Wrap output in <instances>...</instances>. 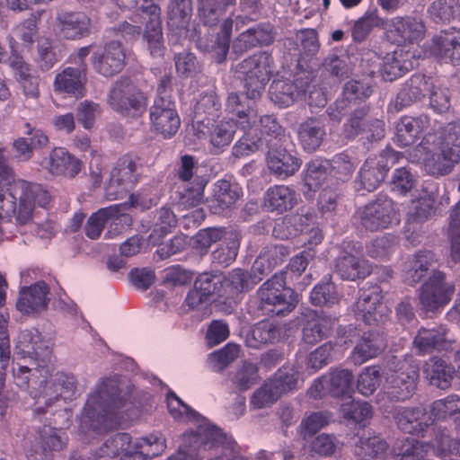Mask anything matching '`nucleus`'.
Returning <instances> with one entry per match:
<instances>
[{
    "mask_svg": "<svg viewBox=\"0 0 460 460\" xmlns=\"http://www.w3.org/2000/svg\"><path fill=\"white\" fill-rule=\"evenodd\" d=\"M256 100H252L245 90V95L237 93L228 94L226 109L229 113L236 115L238 118H252L256 116L254 104Z\"/></svg>",
    "mask_w": 460,
    "mask_h": 460,
    "instance_id": "obj_52",
    "label": "nucleus"
},
{
    "mask_svg": "<svg viewBox=\"0 0 460 460\" xmlns=\"http://www.w3.org/2000/svg\"><path fill=\"white\" fill-rule=\"evenodd\" d=\"M90 18L80 12H63L57 16V28L66 40H79L90 33Z\"/></svg>",
    "mask_w": 460,
    "mask_h": 460,
    "instance_id": "obj_32",
    "label": "nucleus"
},
{
    "mask_svg": "<svg viewBox=\"0 0 460 460\" xmlns=\"http://www.w3.org/2000/svg\"><path fill=\"white\" fill-rule=\"evenodd\" d=\"M236 0H197V11L199 21L208 27L218 24L229 6Z\"/></svg>",
    "mask_w": 460,
    "mask_h": 460,
    "instance_id": "obj_42",
    "label": "nucleus"
},
{
    "mask_svg": "<svg viewBox=\"0 0 460 460\" xmlns=\"http://www.w3.org/2000/svg\"><path fill=\"white\" fill-rule=\"evenodd\" d=\"M324 122L318 118H308L297 128L298 142L307 153L316 151L326 137Z\"/></svg>",
    "mask_w": 460,
    "mask_h": 460,
    "instance_id": "obj_34",
    "label": "nucleus"
},
{
    "mask_svg": "<svg viewBox=\"0 0 460 460\" xmlns=\"http://www.w3.org/2000/svg\"><path fill=\"white\" fill-rule=\"evenodd\" d=\"M33 365L35 367L18 366L17 368H13L14 382L21 389L27 390L31 385L41 383L40 377H45L42 375L45 367H39L36 361H33Z\"/></svg>",
    "mask_w": 460,
    "mask_h": 460,
    "instance_id": "obj_60",
    "label": "nucleus"
},
{
    "mask_svg": "<svg viewBox=\"0 0 460 460\" xmlns=\"http://www.w3.org/2000/svg\"><path fill=\"white\" fill-rule=\"evenodd\" d=\"M369 107L366 104L351 109L346 122L343 124V134L346 138H354L367 130V120H370Z\"/></svg>",
    "mask_w": 460,
    "mask_h": 460,
    "instance_id": "obj_48",
    "label": "nucleus"
},
{
    "mask_svg": "<svg viewBox=\"0 0 460 460\" xmlns=\"http://www.w3.org/2000/svg\"><path fill=\"white\" fill-rule=\"evenodd\" d=\"M371 265L363 258L346 249L341 250L333 261V271L349 281L365 279L371 273Z\"/></svg>",
    "mask_w": 460,
    "mask_h": 460,
    "instance_id": "obj_27",
    "label": "nucleus"
},
{
    "mask_svg": "<svg viewBox=\"0 0 460 460\" xmlns=\"http://www.w3.org/2000/svg\"><path fill=\"white\" fill-rule=\"evenodd\" d=\"M122 405L117 379L105 378L88 397L81 424L96 432H105L117 424L116 411Z\"/></svg>",
    "mask_w": 460,
    "mask_h": 460,
    "instance_id": "obj_4",
    "label": "nucleus"
},
{
    "mask_svg": "<svg viewBox=\"0 0 460 460\" xmlns=\"http://www.w3.org/2000/svg\"><path fill=\"white\" fill-rule=\"evenodd\" d=\"M423 374L429 385L445 390L451 385L456 370L443 359L433 357L425 362Z\"/></svg>",
    "mask_w": 460,
    "mask_h": 460,
    "instance_id": "obj_37",
    "label": "nucleus"
},
{
    "mask_svg": "<svg viewBox=\"0 0 460 460\" xmlns=\"http://www.w3.org/2000/svg\"><path fill=\"white\" fill-rule=\"evenodd\" d=\"M126 52L121 42L111 40L93 56V67L96 73L111 77L119 74L126 65Z\"/></svg>",
    "mask_w": 460,
    "mask_h": 460,
    "instance_id": "obj_19",
    "label": "nucleus"
},
{
    "mask_svg": "<svg viewBox=\"0 0 460 460\" xmlns=\"http://www.w3.org/2000/svg\"><path fill=\"white\" fill-rule=\"evenodd\" d=\"M418 378V367L404 364L386 378L387 385L385 394L392 402L406 401L414 394Z\"/></svg>",
    "mask_w": 460,
    "mask_h": 460,
    "instance_id": "obj_14",
    "label": "nucleus"
},
{
    "mask_svg": "<svg viewBox=\"0 0 460 460\" xmlns=\"http://www.w3.org/2000/svg\"><path fill=\"white\" fill-rule=\"evenodd\" d=\"M430 91L429 79L420 74L413 75L403 85L396 97V106L400 109L420 101Z\"/></svg>",
    "mask_w": 460,
    "mask_h": 460,
    "instance_id": "obj_41",
    "label": "nucleus"
},
{
    "mask_svg": "<svg viewBox=\"0 0 460 460\" xmlns=\"http://www.w3.org/2000/svg\"><path fill=\"white\" fill-rule=\"evenodd\" d=\"M394 419L398 429L408 434L421 433L433 423L432 417L421 406L399 407L395 409Z\"/></svg>",
    "mask_w": 460,
    "mask_h": 460,
    "instance_id": "obj_28",
    "label": "nucleus"
},
{
    "mask_svg": "<svg viewBox=\"0 0 460 460\" xmlns=\"http://www.w3.org/2000/svg\"><path fill=\"white\" fill-rule=\"evenodd\" d=\"M296 41L299 54L305 59L315 56L320 48L317 32L314 29H305L297 32Z\"/></svg>",
    "mask_w": 460,
    "mask_h": 460,
    "instance_id": "obj_61",
    "label": "nucleus"
},
{
    "mask_svg": "<svg viewBox=\"0 0 460 460\" xmlns=\"http://www.w3.org/2000/svg\"><path fill=\"white\" fill-rule=\"evenodd\" d=\"M87 81L86 66L66 67L57 74L53 82V89L58 93H67L76 98L84 94V85Z\"/></svg>",
    "mask_w": 460,
    "mask_h": 460,
    "instance_id": "obj_30",
    "label": "nucleus"
},
{
    "mask_svg": "<svg viewBox=\"0 0 460 460\" xmlns=\"http://www.w3.org/2000/svg\"><path fill=\"white\" fill-rule=\"evenodd\" d=\"M221 102L217 94L210 91L200 96L194 107V122L198 128L209 127L221 114Z\"/></svg>",
    "mask_w": 460,
    "mask_h": 460,
    "instance_id": "obj_39",
    "label": "nucleus"
},
{
    "mask_svg": "<svg viewBox=\"0 0 460 460\" xmlns=\"http://www.w3.org/2000/svg\"><path fill=\"white\" fill-rule=\"evenodd\" d=\"M437 192L438 188L434 183H429L423 188L419 199L413 201L409 209L408 222L422 223L435 213Z\"/></svg>",
    "mask_w": 460,
    "mask_h": 460,
    "instance_id": "obj_40",
    "label": "nucleus"
},
{
    "mask_svg": "<svg viewBox=\"0 0 460 460\" xmlns=\"http://www.w3.org/2000/svg\"><path fill=\"white\" fill-rule=\"evenodd\" d=\"M381 375L376 367H367L358 375L357 389L364 396L374 394L380 385Z\"/></svg>",
    "mask_w": 460,
    "mask_h": 460,
    "instance_id": "obj_62",
    "label": "nucleus"
},
{
    "mask_svg": "<svg viewBox=\"0 0 460 460\" xmlns=\"http://www.w3.org/2000/svg\"><path fill=\"white\" fill-rule=\"evenodd\" d=\"M240 197V189L228 181H217L214 187V195L209 205L214 213H219L230 208Z\"/></svg>",
    "mask_w": 460,
    "mask_h": 460,
    "instance_id": "obj_44",
    "label": "nucleus"
},
{
    "mask_svg": "<svg viewBox=\"0 0 460 460\" xmlns=\"http://www.w3.org/2000/svg\"><path fill=\"white\" fill-rule=\"evenodd\" d=\"M411 162L421 161L425 172L434 177L449 174L460 162V125L449 123L425 135L410 154Z\"/></svg>",
    "mask_w": 460,
    "mask_h": 460,
    "instance_id": "obj_2",
    "label": "nucleus"
},
{
    "mask_svg": "<svg viewBox=\"0 0 460 460\" xmlns=\"http://www.w3.org/2000/svg\"><path fill=\"white\" fill-rule=\"evenodd\" d=\"M385 30L398 45L417 43L424 38L426 32L422 19L410 15L385 20Z\"/></svg>",
    "mask_w": 460,
    "mask_h": 460,
    "instance_id": "obj_16",
    "label": "nucleus"
},
{
    "mask_svg": "<svg viewBox=\"0 0 460 460\" xmlns=\"http://www.w3.org/2000/svg\"><path fill=\"white\" fill-rule=\"evenodd\" d=\"M232 29V19H225L220 26V31L217 33L215 39L211 40L210 42L205 46L207 50L215 51L217 53L218 62H222L226 59L229 49Z\"/></svg>",
    "mask_w": 460,
    "mask_h": 460,
    "instance_id": "obj_55",
    "label": "nucleus"
},
{
    "mask_svg": "<svg viewBox=\"0 0 460 460\" xmlns=\"http://www.w3.org/2000/svg\"><path fill=\"white\" fill-rule=\"evenodd\" d=\"M137 181V164L131 156L119 158L111 172L107 187L109 196H116L128 191Z\"/></svg>",
    "mask_w": 460,
    "mask_h": 460,
    "instance_id": "obj_24",
    "label": "nucleus"
},
{
    "mask_svg": "<svg viewBox=\"0 0 460 460\" xmlns=\"http://www.w3.org/2000/svg\"><path fill=\"white\" fill-rule=\"evenodd\" d=\"M281 334L282 330L279 325L270 321H261L252 328V340H248V343L251 347L258 348L279 341L281 339Z\"/></svg>",
    "mask_w": 460,
    "mask_h": 460,
    "instance_id": "obj_47",
    "label": "nucleus"
},
{
    "mask_svg": "<svg viewBox=\"0 0 460 460\" xmlns=\"http://www.w3.org/2000/svg\"><path fill=\"white\" fill-rule=\"evenodd\" d=\"M239 246V234L234 231H230L226 234V239L222 240L218 248L212 252L213 262L223 266L230 265L237 256Z\"/></svg>",
    "mask_w": 460,
    "mask_h": 460,
    "instance_id": "obj_49",
    "label": "nucleus"
},
{
    "mask_svg": "<svg viewBox=\"0 0 460 460\" xmlns=\"http://www.w3.org/2000/svg\"><path fill=\"white\" fill-rule=\"evenodd\" d=\"M357 218L361 227L370 232L386 229L400 221L395 203L383 195L358 208Z\"/></svg>",
    "mask_w": 460,
    "mask_h": 460,
    "instance_id": "obj_9",
    "label": "nucleus"
},
{
    "mask_svg": "<svg viewBox=\"0 0 460 460\" xmlns=\"http://www.w3.org/2000/svg\"><path fill=\"white\" fill-rule=\"evenodd\" d=\"M431 52L441 61L460 65V31L456 35L440 33L434 36Z\"/></svg>",
    "mask_w": 460,
    "mask_h": 460,
    "instance_id": "obj_38",
    "label": "nucleus"
},
{
    "mask_svg": "<svg viewBox=\"0 0 460 460\" xmlns=\"http://www.w3.org/2000/svg\"><path fill=\"white\" fill-rule=\"evenodd\" d=\"M273 58L266 51L255 53L241 62L234 68L235 73L244 81V88L252 100H258L270 81L273 72Z\"/></svg>",
    "mask_w": 460,
    "mask_h": 460,
    "instance_id": "obj_7",
    "label": "nucleus"
},
{
    "mask_svg": "<svg viewBox=\"0 0 460 460\" xmlns=\"http://www.w3.org/2000/svg\"><path fill=\"white\" fill-rule=\"evenodd\" d=\"M149 117L152 130L164 138H171L178 131L181 119L171 96H156L150 107Z\"/></svg>",
    "mask_w": 460,
    "mask_h": 460,
    "instance_id": "obj_12",
    "label": "nucleus"
},
{
    "mask_svg": "<svg viewBox=\"0 0 460 460\" xmlns=\"http://www.w3.org/2000/svg\"><path fill=\"white\" fill-rule=\"evenodd\" d=\"M38 164L53 176H66L69 178L75 177L83 167L82 161L72 155L64 147H54Z\"/></svg>",
    "mask_w": 460,
    "mask_h": 460,
    "instance_id": "obj_21",
    "label": "nucleus"
},
{
    "mask_svg": "<svg viewBox=\"0 0 460 460\" xmlns=\"http://www.w3.org/2000/svg\"><path fill=\"white\" fill-rule=\"evenodd\" d=\"M268 381L281 396L286 393L297 389L299 375L294 367L287 366L279 368Z\"/></svg>",
    "mask_w": 460,
    "mask_h": 460,
    "instance_id": "obj_53",
    "label": "nucleus"
},
{
    "mask_svg": "<svg viewBox=\"0 0 460 460\" xmlns=\"http://www.w3.org/2000/svg\"><path fill=\"white\" fill-rule=\"evenodd\" d=\"M107 103L116 113L134 119L140 118L148 105L146 94L127 77H120L111 84Z\"/></svg>",
    "mask_w": 460,
    "mask_h": 460,
    "instance_id": "obj_6",
    "label": "nucleus"
},
{
    "mask_svg": "<svg viewBox=\"0 0 460 460\" xmlns=\"http://www.w3.org/2000/svg\"><path fill=\"white\" fill-rule=\"evenodd\" d=\"M331 330V322L314 314L303 327V341L307 344H315L325 338Z\"/></svg>",
    "mask_w": 460,
    "mask_h": 460,
    "instance_id": "obj_58",
    "label": "nucleus"
},
{
    "mask_svg": "<svg viewBox=\"0 0 460 460\" xmlns=\"http://www.w3.org/2000/svg\"><path fill=\"white\" fill-rule=\"evenodd\" d=\"M49 200V191L39 183L16 180L0 185V239L10 238L18 225L30 224L35 205L46 207Z\"/></svg>",
    "mask_w": 460,
    "mask_h": 460,
    "instance_id": "obj_1",
    "label": "nucleus"
},
{
    "mask_svg": "<svg viewBox=\"0 0 460 460\" xmlns=\"http://www.w3.org/2000/svg\"><path fill=\"white\" fill-rule=\"evenodd\" d=\"M354 376L351 371L333 368L317 379L310 388L311 395L316 399L328 393L333 397L350 395L353 392Z\"/></svg>",
    "mask_w": 460,
    "mask_h": 460,
    "instance_id": "obj_17",
    "label": "nucleus"
},
{
    "mask_svg": "<svg viewBox=\"0 0 460 460\" xmlns=\"http://www.w3.org/2000/svg\"><path fill=\"white\" fill-rule=\"evenodd\" d=\"M459 411L460 398L456 395H449L447 398L435 401L430 406V413L429 414L433 420H445Z\"/></svg>",
    "mask_w": 460,
    "mask_h": 460,
    "instance_id": "obj_64",
    "label": "nucleus"
},
{
    "mask_svg": "<svg viewBox=\"0 0 460 460\" xmlns=\"http://www.w3.org/2000/svg\"><path fill=\"white\" fill-rule=\"evenodd\" d=\"M452 341L448 329L444 325H436L421 327L414 338L413 344L420 355H425L433 351H448Z\"/></svg>",
    "mask_w": 460,
    "mask_h": 460,
    "instance_id": "obj_23",
    "label": "nucleus"
},
{
    "mask_svg": "<svg viewBox=\"0 0 460 460\" xmlns=\"http://www.w3.org/2000/svg\"><path fill=\"white\" fill-rule=\"evenodd\" d=\"M274 26L269 22H261L238 35L233 42V49L243 53L258 46H269L275 40Z\"/></svg>",
    "mask_w": 460,
    "mask_h": 460,
    "instance_id": "obj_29",
    "label": "nucleus"
},
{
    "mask_svg": "<svg viewBox=\"0 0 460 460\" xmlns=\"http://www.w3.org/2000/svg\"><path fill=\"white\" fill-rule=\"evenodd\" d=\"M216 447H222V454L209 460H247L240 455L239 447L233 438L208 424H201L195 430L186 432L179 451L168 460H202V451Z\"/></svg>",
    "mask_w": 460,
    "mask_h": 460,
    "instance_id": "obj_3",
    "label": "nucleus"
},
{
    "mask_svg": "<svg viewBox=\"0 0 460 460\" xmlns=\"http://www.w3.org/2000/svg\"><path fill=\"white\" fill-rule=\"evenodd\" d=\"M354 312L358 320L367 325H378L388 317L390 310L383 302L379 288L370 287L359 290Z\"/></svg>",
    "mask_w": 460,
    "mask_h": 460,
    "instance_id": "obj_11",
    "label": "nucleus"
},
{
    "mask_svg": "<svg viewBox=\"0 0 460 460\" xmlns=\"http://www.w3.org/2000/svg\"><path fill=\"white\" fill-rule=\"evenodd\" d=\"M112 219L110 229L106 232V238H112L114 235L122 232L125 226L128 227L131 223V217L127 214H119V206H111L101 208L93 213L87 220L85 226V234L91 239H97L108 220Z\"/></svg>",
    "mask_w": 460,
    "mask_h": 460,
    "instance_id": "obj_13",
    "label": "nucleus"
},
{
    "mask_svg": "<svg viewBox=\"0 0 460 460\" xmlns=\"http://www.w3.org/2000/svg\"><path fill=\"white\" fill-rule=\"evenodd\" d=\"M429 124L426 115L402 117L396 125L395 143L402 147L412 145Z\"/></svg>",
    "mask_w": 460,
    "mask_h": 460,
    "instance_id": "obj_36",
    "label": "nucleus"
},
{
    "mask_svg": "<svg viewBox=\"0 0 460 460\" xmlns=\"http://www.w3.org/2000/svg\"><path fill=\"white\" fill-rule=\"evenodd\" d=\"M140 11L141 19L146 22L143 36L147 42L150 54L155 58L161 57L164 53L161 8L158 4L146 0L140 6Z\"/></svg>",
    "mask_w": 460,
    "mask_h": 460,
    "instance_id": "obj_20",
    "label": "nucleus"
},
{
    "mask_svg": "<svg viewBox=\"0 0 460 460\" xmlns=\"http://www.w3.org/2000/svg\"><path fill=\"white\" fill-rule=\"evenodd\" d=\"M240 354V346L234 343H227L222 349L208 355V364L211 370L221 372L234 362Z\"/></svg>",
    "mask_w": 460,
    "mask_h": 460,
    "instance_id": "obj_57",
    "label": "nucleus"
},
{
    "mask_svg": "<svg viewBox=\"0 0 460 460\" xmlns=\"http://www.w3.org/2000/svg\"><path fill=\"white\" fill-rule=\"evenodd\" d=\"M430 449L431 447L429 444L419 442L411 437L399 438L394 444L396 455L405 460L408 458H412L413 460H429L428 458H424V456L428 455Z\"/></svg>",
    "mask_w": 460,
    "mask_h": 460,
    "instance_id": "obj_50",
    "label": "nucleus"
},
{
    "mask_svg": "<svg viewBox=\"0 0 460 460\" xmlns=\"http://www.w3.org/2000/svg\"><path fill=\"white\" fill-rule=\"evenodd\" d=\"M435 272H442L436 255L430 251H420L404 262L402 279L406 284L415 286L421 280L431 278Z\"/></svg>",
    "mask_w": 460,
    "mask_h": 460,
    "instance_id": "obj_18",
    "label": "nucleus"
},
{
    "mask_svg": "<svg viewBox=\"0 0 460 460\" xmlns=\"http://www.w3.org/2000/svg\"><path fill=\"white\" fill-rule=\"evenodd\" d=\"M399 159V153L392 151L386 155V161L381 158L378 161L374 159L367 160L359 171L360 183L363 189L367 191L375 190L386 177L389 171L388 161L392 163Z\"/></svg>",
    "mask_w": 460,
    "mask_h": 460,
    "instance_id": "obj_31",
    "label": "nucleus"
},
{
    "mask_svg": "<svg viewBox=\"0 0 460 460\" xmlns=\"http://www.w3.org/2000/svg\"><path fill=\"white\" fill-rule=\"evenodd\" d=\"M76 390V380L72 374L58 373L52 383L46 382L43 394L36 401L34 411L38 413H43L44 410L41 404L45 403L48 407L51 406L58 397L64 400H72L75 395Z\"/></svg>",
    "mask_w": 460,
    "mask_h": 460,
    "instance_id": "obj_22",
    "label": "nucleus"
},
{
    "mask_svg": "<svg viewBox=\"0 0 460 460\" xmlns=\"http://www.w3.org/2000/svg\"><path fill=\"white\" fill-rule=\"evenodd\" d=\"M455 291V283L447 280L445 272H435L418 289L420 310L425 314H436L451 301Z\"/></svg>",
    "mask_w": 460,
    "mask_h": 460,
    "instance_id": "obj_8",
    "label": "nucleus"
},
{
    "mask_svg": "<svg viewBox=\"0 0 460 460\" xmlns=\"http://www.w3.org/2000/svg\"><path fill=\"white\" fill-rule=\"evenodd\" d=\"M16 349L24 358L36 361L39 367H45L51 358V349L41 340L37 330H23L20 332Z\"/></svg>",
    "mask_w": 460,
    "mask_h": 460,
    "instance_id": "obj_25",
    "label": "nucleus"
},
{
    "mask_svg": "<svg viewBox=\"0 0 460 460\" xmlns=\"http://www.w3.org/2000/svg\"><path fill=\"white\" fill-rule=\"evenodd\" d=\"M385 341L378 332H364L350 354L355 365H362L367 360L377 357L385 349Z\"/></svg>",
    "mask_w": 460,
    "mask_h": 460,
    "instance_id": "obj_33",
    "label": "nucleus"
},
{
    "mask_svg": "<svg viewBox=\"0 0 460 460\" xmlns=\"http://www.w3.org/2000/svg\"><path fill=\"white\" fill-rule=\"evenodd\" d=\"M385 20L378 15L376 9L368 10L363 17L358 19L352 28V38L355 41L362 42L374 27L385 29Z\"/></svg>",
    "mask_w": 460,
    "mask_h": 460,
    "instance_id": "obj_56",
    "label": "nucleus"
},
{
    "mask_svg": "<svg viewBox=\"0 0 460 460\" xmlns=\"http://www.w3.org/2000/svg\"><path fill=\"white\" fill-rule=\"evenodd\" d=\"M288 272L275 273L257 290L258 307L266 316H284L298 303L297 293L286 286Z\"/></svg>",
    "mask_w": 460,
    "mask_h": 460,
    "instance_id": "obj_5",
    "label": "nucleus"
},
{
    "mask_svg": "<svg viewBox=\"0 0 460 460\" xmlns=\"http://www.w3.org/2000/svg\"><path fill=\"white\" fill-rule=\"evenodd\" d=\"M211 122L209 127H200L199 128L202 137H208L211 145L217 149L228 146L234 137L236 125L233 120L221 121L215 125Z\"/></svg>",
    "mask_w": 460,
    "mask_h": 460,
    "instance_id": "obj_43",
    "label": "nucleus"
},
{
    "mask_svg": "<svg viewBox=\"0 0 460 460\" xmlns=\"http://www.w3.org/2000/svg\"><path fill=\"white\" fill-rule=\"evenodd\" d=\"M411 68V60L404 58L402 50H395L385 56L381 71L385 80L394 81L402 76Z\"/></svg>",
    "mask_w": 460,
    "mask_h": 460,
    "instance_id": "obj_46",
    "label": "nucleus"
},
{
    "mask_svg": "<svg viewBox=\"0 0 460 460\" xmlns=\"http://www.w3.org/2000/svg\"><path fill=\"white\" fill-rule=\"evenodd\" d=\"M327 165L330 168V173L341 181H348L355 170L349 156L344 153L335 155L327 162Z\"/></svg>",
    "mask_w": 460,
    "mask_h": 460,
    "instance_id": "obj_63",
    "label": "nucleus"
},
{
    "mask_svg": "<svg viewBox=\"0 0 460 460\" xmlns=\"http://www.w3.org/2000/svg\"><path fill=\"white\" fill-rule=\"evenodd\" d=\"M266 162L270 172L280 180L294 175L302 164L297 154L287 150L278 139L269 143Z\"/></svg>",
    "mask_w": 460,
    "mask_h": 460,
    "instance_id": "obj_15",
    "label": "nucleus"
},
{
    "mask_svg": "<svg viewBox=\"0 0 460 460\" xmlns=\"http://www.w3.org/2000/svg\"><path fill=\"white\" fill-rule=\"evenodd\" d=\"M135 449L145 457V460L160 456L166 449L165 438L159 432L152 433L146 437L137 438Z\"/></svg>",
    "mask_w": 460,
    "mask_h": 460,
    "instance_id": "obj_54",
    "label": "nucleus"
},
{
    "mask_svg": "<svg viewBox=\"0 0 460 460\" xmlns=\"http://www.w3.org/2000/svg\"><path fill=\"white\" fill-rule=\"evenodd\" d=\"M386 449L387 444L380 437H361L355 444L353 453L360 459H369L382 456Z\"/></svg>",
    "mask_w": 460,
    "mask_h": 460,
    "instance_id": "obj_51",
    "label": "nucleus"
},
{
    "mask_svg": "<svg viewBox=\"0 0 460 460\" xmlns=\"http://www.w3.org/2000/svg\"><path fill=\"white\" fill-rule=\"evenodd\" d=\"M311 302L314 305H332L338 302V294L332 276H325L321 283L316 285L310 295Z\"/></svg>",
    "mask_w": 460,
    "mask_h": 460,
    "instance_id": "obj_59",
    "label": "nucleus"
},
{
    "mask_svg": "<svg viewBox=\"0 0 460 460\" xmlns=\"http://www.w3.org/2000/svg\"><path fill=\"white\" fill-rule=\"evenodd\" d=\"M313 78L311 72L300 70L292 75V78L274 80L269 90L270 98L279 107H288L304 96Z\"/></svg>",
    "mask_w": 460,
    "mask_h": 460,
    "instance_id": "obj_10",
    "label": "nucleus"
},
{
    "mask_svg": "<svg viewBox=\"0 0 460 460\" xmlns=\"http://www.w3.org/2000/svg\"><path fill=\"white\" fill-rule=\"evenodd\" d=\"M49 288L44 281L24 287L19 293L16 308L24 314H38L45 311L49 302Z\"/></svg>",
    "mask_w": 460,
    "mask_h": 460,
    "instance_id": "obj_26",
    "label": "nucleus"
},
{
    "mask_svg": "<svg viewBox=\"0 0 460 460\" xmlns=\"http://www.w3.org/2000/svg\"><path fill=\"white\" fill-rule=\"evenodd\" d=\"M296 204L295 190L286 185L270 187L263 196V206L267 211L282 214L292 209Z\"/></svg>",
    "mask_w": 460,
    "mask_h": 460,
    "instance_id": "obj_35",
    "label": "nucleus"
},
{
    "mask_svg": "<svg viewBox=\"0 0 460 460\" xmlns=\"http://www.w3.org/2000/svg\"><path fill=\"white\" fill-rule=\"evenodd\" d=\"M192 14V0H170L167 23L172 30H186Z\"/></svg>",
    "mask_w": 460,
    "mask_h": 460,
    "instance_id": "obj_45",
    "label": "nucleus"
}]
</instances>
